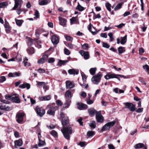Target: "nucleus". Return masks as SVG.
I'll return each mask as SVG.
<instances>
[{
  "label": "nucleus",
  "instance_id": "obj_1",
  "mask_svg": "<svg viewBox=\"0 0 149 149\" xmlns=\"http://www.w3.org/2000/svg\"><path fill=\"white\" fill-rule=\"evenodd\" d=\"M60 116L62 118V124L63 125V128L61 130L65 138L67 140H69L70 138V134L72 132V128L70 126L65 127V126L68 123V118L66 117L65 118V115L63 113L61 112Z\"/></svg>",
  "mask_w": 149,
  "mask_h": 149
},
{
  "label": "nucleus",
  "instance_id": "obj_2",
  "mask_svg": "<svg viewBox=\"0 0 149 149\" xmlns=\"http://www.w3.org/2000/svg\"><path fill=\"white\" fill-rule=\"evenodd\" d=\"M58 106H54L49 105L47 106V108L48 109L47 113L50 115L54 116L55 111L58 109Z\"/></svg>",
  "mask_w": 149,
  "mask_h": 149
},
{
  "label": "nucleus",
  "instance_id": "obj_3",
  "mask_svg": "<svg viewBox=\"0 0 149 149\" xmlns=\"http://www.w3.org/2000/svg\"><path fill=\"white\" fill-rule=\"evenodd\" d=\"M115 121H113L111 122H108L101 129V132L107 131L113 126L115 123Z\"/></svg>",
  "mask_w": 149,
  "mask_h": 149
},
{
  "label": "nucleus",
  "instance_id": "obj_4",
  "mask_svg": "<svg viewBox=\"0 0 149 149\" xmlns=\"http://www.w3.org/2000/svg\"><path fill=\"white\" fill-rule=\"evenodd\" d=\"M102 76V75L101 74L100 72H99L97 74L92 77L91 79V81L94 84L97 85L100 82Z\"/></svg>",
  "mask_w": 149,
  "mask_h": 149
},
{
  "label": "nucleus",
  "instance_id": "obj_5",
  "mask_svg": "<svg viewBox=\"0 0 149 149\" xmlns=\"http://www.w3.org/2000/svg\"><path fill=\"white\" fill-rule=\"evenodd\" d=\"M117 76H119L121 77H124L123 75H122L120 74H111L110 73H108L106 75L104 76L105 79H109L111 78H117L119 80H120V79L119 78L117 77Z\"/></svg>",
  "mask_w": 149,
  "mask_h": 149
},
{
  "label": "nucleus",
  "instance_id": "obj_6",
  "mask_svg": "<svg viewBox=\"0 0 149 149\" xmlns=\"http://www.w3.org/2000/svg\"><path fill=\"white\" fill-rule=\"evenodd\" d=\"M126 107V108L132 111H134L135 109V105L132 103L126 102L124 103Z\"/></svg>",
  "mask_w": 149,
  "mask_h": 149
},
{
  "label": "nucleus",
  "instance_id": "obj_7",
  "mask_svg": "<svg viewBox=\"0 0 149 149\" xmlns=\"http://www.w3.org/2000/svg\"><path fill=\"white\" fill-rule=\"evenodd\" d=\"M96 117L97 121L99 123H102L104 120V118L101 114L100 111H97L96 113Z\"/></svg>",
  "mask_w": 149,
  "mask_h": 149
},
{
  "label": "nucleus",
  "instance_id": "obj_8",
  "mask_svg": "<svg viewBox=\"0 0 149 149\" xmlns=\"http://www.w3.org/2000/svg\"><path fill=\"white\" fill-rule=\"evenodd\" d=\"M48 56L47 54H44L42 58L39 59L38 61V63L39 64H43L45 63L47 60Z\"/></svg>",
  "mask_w": 149,
  "mask_h": 149
},
{
  "label": "nucleus",
  "instance_id": "obj_9",
  "mask_svg": "<svg viewBox=\"0 0 149 149\" xmlns=\"http://www.w3.org/2000/svg\"><path fill=\"white\" fill-rule=\"evenodd\" d=\"M36 111L37 114L40 117H42L45 113V111L42 108L37 107L36 108Z\"/></svg>",
  "mask_w": 149,
  "mask_h": 149
},
{
  "label": "nucleus",
  "instance_id": "obj_10",
  "mask_svg": "<svg viewBox=\"0 0 149 149\" xmlns=\"http://www.w3.org/2000/svg\"><path fill=\"white\" fill-rule=\"evenodd\" d=\"M24 116V113H18L17 114L16 116V120L18 123H22Z\"/></svg>",
  "mask_w": 149,
  "mask_h": 149
},
{
  "label": "nucleus",
  "instance_id": "obj_11",
  "mask_svg": "<svg viewBox=\"0 0 149 149\" xmlns=\"http://www.w3.org/2000/svg\"><path fill=\"white\" fill-rule=\"evenodd\" d=\"M15 5L10 10H15L18 7L20 6L22 2L21 0H14Z\"/></svg>",
  "mask_w": 149,
  "mask_h": 149
},
{
  "label": "nucleus",
  "instance_id": "obj_12",
  "mask_svg": "<svg viewBox=\"0 0 149 149\" xmlns=\"http://www.w3.org/2000/svg\"><path fill=\"white\" fill-rule=\"evenodd\" d=\"M79 53L82 56H84V59L86 60L89 58V55L88 52L81 50L79 52Z\"/></svg>",
  "mask_w": 149,
  "mask_h": 149
},
{
  "label": "nucleus",
  "instance_id": "obj_13",
  "mask_svg": "<svg viewBox=\"0 0 149 149\" xmlns=\"http://www.w3.org/2000/svg\"><path fill=\"white\" fill-rule=\"evenodd\" d=\"M12 100L16 103H19L20 102L18 95L16 94L13 95L12 96Z\"/></svg>",
  "mask_w": 149,
  "mask_h": 149
},
{
  "label": "nucleus",
  "instance_id": "obj_14",
  "mask_svg": "<svg viewBox=\"0 0 149 149\" xmlns=\"http://www.w3.org/2000/svg\"><path fill=\"white\" fill-rule=\"evenodd\" d=\"M88 29L93 35L96 34L98 32L95 29L91 23L89 25Z\"/></svg>",
  "mask_w": 149,
  "mask_h": 149
},
{
  "label": "nucleus",
  "instance_id": "obj_15",
  "mask_svg": "<svg viewBox=\"0 0 149 149\" xmlns=\"http://www.w3.org/2000/svg\"><path fill=\"white\" fill-rule=\"evenodd\" d=\"M4 26L6 32L8 33H9L11 29V27L10 26L8 23L7 21H5Z\"/></svg>",
  "mask_w": 149,
  "mask_h": 149
},
{
  "label": "nucleus",
  "instance_id": "obj_16",
  "mask_svg": "<svg viewBox=\"0 0 149 149\" xmlns=\"http://www.w3.org/2000/svg\"><path fill=\"white\" fill-rule=\"evenodd\" d=\"M51 40L53 43L57 44L59 42V38L56 35H53L52 37Z\"/></svg>",
  "mask_w": 149,
  "mask_h": 149
},
{
  "label": "nucleus",
  "instance_id": "obj_17",
  "mask_svg": "<svg viewBox=\"0 0 149 149\" xmlns=\"http://www.w3.org/2000/svg\"><path fill=\"white\" fill-rule=\"evenodd\" d=\"M59 24L63 26H65L66 24V20L64 18L59 17H58Z\"/></svg>",
  "mask_w": 149,
  "mask_h": 149
},
{
  "label": "nucleus",
  "instance_id": "obj_18",
  "mask_svg": "<svg viewBox=\"0 0 149 149\" xmlns=\"http://www.w3.org/2000/svg\"><path fill=\"white\" fill-rule=\"evenodd\" d=\"M15 146V148H17V146H21L23 144V141L21 139H19L18 140H16L14 141Z\"/></svg>",
  "mask_w": 149,
  "mask_h": 149
},
{
  "label": "nucleus",
  "instance_id": "obj_19",
  "mask_svg": "<svg viewBox=\"0 0 149 149\" xmlns=\"http://www.w3.org/2000/svg\"><path fill=\"white\" fill-rule=\"evenodd\" d=\"M66 86L67 88L70 89L74 87V85L70 81H66Z\"/></svg>",
  "mask_w": 149,
  "mask_h": 149
},
{
  "label": "nucleus",
  "instance_id": "obj_20",
  "mask_svg": "<svg viewBox=\"0 0 149 149\" xmlns=\"http://www.w3.org/2000/svg\"><path fill=\"white\" fill-rule=\"evenodd\" d=\"M88 112L90 116L92 117L94 116V114L95 113H96V111L93 108H91L88 109Z\"/></svg>",
  "mask_w": 149,
  "mask_h": 149
},
{
  "label": "nucleus",
  "instance_id": "obj_21",
  "mask_svg": "<svg viewBox=\"0 0 149 149\" xmlns=\"http://www.w3.org/2000/svg\"><path fill=\"white\" fill-rule=\"evenodd\" d=\"M87 107L88 106L86 104L83 103H78V108L79 110H84L85 109H87Z\"/></svg>",
  "mask_w": 149,
  "mask_h": 149
},
{
  "label": "nucleus",
  "instance_id": "obj_22",
  "mask_svg": "<svg viewBox=\"0 0 149 149\" xmlns=\"http://www.w3.org/2000/svg\"><path fill=\"white\" fill-rule=\"evenodd\" d=\"M19 87L23 89L26 88L27 89H29L30 88V85L29 83L24 82L23 84L20 85Z\"/></svg>",
  "mask_w": 149,
  "mask_h": 149
},
{
  "label": "nucleus",
  "instance_id": "obj_23",
  "mask_svg": "<svg viewBox=\"0 0 149 149\" xmlns=\"http://www.w3.org/2000/svg\"><path fill=\"white\" fill-rule=\"evenodd\" d=\"M51 98L50 95H48L39 97V99L41 101H48L50 100Z\"/></svg>",
  "mask_w": 149,
  "mask_h": 149
},
{
  "label": "nucleus",
  "instance_id": "obj_24",
  "mask_svg": "<svg viewBox=\"0 0 149 149\" xmlns=\"http://www.w3.org/2000/svg\"><path fill=\"white\" fill-rule=\"evenodd\" d=\"M65 95L66 100H70L72 97L71 92L69 91H68L65 92Z\"/></svg>",
  "mask_w": 149,
  "mask_h": 149
},
{
  "label": "nucleus",
  "instance_id": "obj_25",
  "mask_svg": "<svg viewBox=\"0 0 149 149\" xmlns=\"http://www.w3.org/2000/svg\"><path fill=\"white\" fill-rule=\"evenodd\" d=\"M68 72L70 74H78L79 70H75L74 69H71L69 70Z\"/></svg>",
  "mask_w": 149,
  "mask_h": 149
},
{
  "label": "nucleus",
  "instance_id": "obj_26",
  "mask_svg": "<svg viewBox=\"0 0 149 149\" xmlns=\"http://www.w3.org/2000/svg\"><path fill=\"white\" fill-rule=\"evenodd\" d=\"M20 73L17 72H15L13 73H9L8 74V76L11 77H18L20 75Z\"/></svg>",
  "mask_w": 149,
  "mask_h": 149
},
{
  "label": "nucleus",
  "instance_id": "obj_27",
  "mask_svg": "<svg viewBox=\"0 0 149 149\" xmlns=\"http://www.w3.org/2000/svg\"><path fill=\"white\" fill-rule=\"evenodd\" d=\"M144 145L143 143H138L134 146V148L136 149H139L144 147Z\"/></svg>",
  "mask_w": 149,
  "mask_h": 149
},
{
  "label": "nucleus",
  "instance_id": "obj_28",
  "mask_svg": "<svg viewBox=\"0 0 149 149\" xmlns=\"http://www.w3.org/2000/svg\"><path fill=\"white\" fill-rule=\"evenodd\" d=\"M121 39L120 43L122 45H124L126 42L127 40V36L125 35L123 37H121Z\"/></svg>",
  "mask_w": 149,
  "mask_h": 149
},
{
  "label": "nucleus",
  "instance_id": "obj_29",
  "mask_svg": "<svg viewBox=\"0 0 149 149\" xmlns=\"http://www.w3.org/2000/svg\"><path fill=\"white\" fill-rule=\"evenodd\" d=\"M118 54H120L125 52V48L122 47H120L118 49Z\"/></svg>",
  "mask_w": 149,
  "mask_h": 149
},
{
  "label": "nucleus",
  "instance_id": "obj_30",
  "mask_svg": "<svg viewBox=\"0 0 149 149\" xmlns=\"http://www.w3.org/2000/svg\"><path fill=\"white\" fill-rule=\"evenodd\" d=\"M48 3L47 0H42L39 1V4L40 5H47Z\"/></svg>",
  "mask_w": 149,
  "mask_h": 149
},
{
  "label": "nucleus",
  "instance_id": "obj_31",
  "mask_svg": "<svg viewBox=\"0 0 149 149\" xmlns=\"http://www.w3.org/2000/svg\"><path fill=\"white\" fill-rule=\"evenodd\" d=\"M70 100H66V102L64 104V105L65 106V108H68L70 105Z\"/></svg>",
  "mask_w": 149,
  "mask_h": 149
},
{
  "label": "nucleus",
  "instance_id": "obj_32",
  "mask_svg": "<svg viewBox=\"0 0 149 149\" xmlns=\"http://www.w3.org/2000/svg\"><path fill=\"white\" fill-rule=\"evenodd\" d=\"M89 125L91 128L93 129L95 128L96 126L95 122L94 121L91 122L89 124Z\"/></svg>",
  "mask_w": 149,
  "mask_h": 149
},
{
  "label": "nucleus",
  "instance_id": "obj_33",
  "mask_svg": "<svg viewBox=\"0 0 149 149\" xmlns=\"http://www.w3.org/2000/svg\"><path fill=\"white\" fill-rule=\"evenodd\" d=\"M96 69L97 68H91L89 70V72L90 74L92 75L94 74L96 70Z\"/></svg>",
  "mask_w": 149,
  "mask_h": 149
},
{
  "label": "nucleus",
  "instance_id": "obj_34",
  "mask_svg": "<svg viewBox=\"0 0 149 149\" xmlns=\"http://www.w3.org/2000/svg\"><path fill=\"white\" fill-rule=\"evenodd\" d=\"M39 141L38 146H39L41 147L45 145L46 143L44 141H41L40 139H39Z\"/></svg>",
  "mask_w": 149,
  "mask_h": 149
},
{
  "label": "nucleus",
  "instance_id": "obj_35",
  "mask_svg": "<svg viewBox=\"0 0 149 149\" xmlns=\"http://www.w3.org/2000/svg\"><path fill=\"white\" fill-rule=\"evenodd\" d=\"M77 21V18L76 17H72L70 19V23L71 24L76 23Z\"/></svg>",
  "mask_w": 149,
  "mask_h": 149
},
{
  "label": "nucleus",
  "instance_id": "obj_36",
  "mask_svg": "<svg viewBox=\"0 0 149 149\" xmlns=\"http://www.w3.org/2000/svg\"><path fill=\"white\" fill-rule=\"evenodd\" d=\"M76 9L79 10L80 11H82L84 10V8L81 6L79 4V3H78V5L76 8Z\"/></svg>",
  "mask_w": 149,
  "mask_h": 149
},
{
  "label": "nucleus",
  "instance_id": "obj_37",
  "mask_svg": "<svg viewBox=\"0 0 149 149\" xmlns=\"http://www.w3.org/2000/svg\"><path fill=\"white\" fill-rule=\"evenodd\" d=\"M27 52L29 54H33L34 53V49L33 47L29 48L27 49Z\"/></svg>",
  "mask_w": 149,
  "mask_h": 149
},
{
  "label": "nucleus",
  "instance_id": "obj_38",
  "mask_svg": "<svg viewBox=\"0 0 149 149\" xmlns=\"http://www.w3.org/2000/svg\"><path fill=\"white\" fill-rule=\"evenodd\" d=\"M15 21L17 24L19 26H20L23 23V21L22 20H18L16 19H15Z\"/></svg>",
  "mask_w": 149,
  "mask_h": 149
},
{
  "label": "nucleus",
  "instance_id": "obj_39",
  "mask_svg": "<svg viewBox=\"0 0 149 149\" xmlns=\"http://www.w3.org/2000/svg\"><path fill=\"white\" fill-rule=\"evenodd\" d=\"M69 60L63 61L62 60H60L58 61V64L60 65H64Z\"/></svg>",
  "mask_w": 149,
  "mask_h": 149
},
{
  "label": "nucleus",
  "instance_id": "obj_40",
  "mask_svg": "<svg viewBox=\"0 0 149 149\" xmlns=\"http://www.w3.org/2000/svg\"><path fill=\"white\" fill-rule=\"evenodd\" d=\"M8 6L7 2H2L0 3V8H4Z\"/></svg>",
  "mask_w": 149,
  "mask_h": 149
},
{
  "label": "nucleus",
  "instance_id": "obj_41",
  "mask_svg": "<svg viewBox=\"0 0 149 149\" xmlns=\"http://www.w3.org/2000/svg\"><path fill=\"white\" fill-rule=\"evenodd\" d=\"M0 109L1 110L8 111L9 109V108L5 105H1L0 106Z\"/></svg>",
  "mask_w": 149,
  "mask_h": 149
},
{
  "label": "nucleus",
  "instance_id": "obj_42",
  "mask_svg": "<svg viewBox=\"0 0 149 149\" xmlns=\"http://www.w3.org/2000/svg\"><path fill=\"white\" fill-rule=\"evenodd\" d=\"M143 67L144 69L146 70V72L149 75V66L146 64L143 66Z\"/></svg>",
  "mask_w": 149,
  "mask_h": 149
},
{
  "label": "nucleus",
  "instance_id": "obj_43",
  "mask_svg": "<svg viewBox=\"0 0 149 149\" xmlns=\"http://www.w3.org/2000/svg\"><path fill=\"white\" fill-rule=\"evenodd\" d=\"M105 6L107 10L110 12L111 11V5L109 3H106Z\"/></svg>",
  "mask_w": 149,
  "mask_h": 149
},
{
  "label": "nucleus",
  "instance_id": "obj_44",
  "mask_svg": "<svg viewBox=\"0 0 149 149\" xmlns=\"http://www.w3.org/2000/svg\"><path fill=\"white\" fill-rule=\"evenodd\" d=\"M16 61L19 62L22 60V58L21 56L19 54L17 55L15 58Z\"/></svg>",
  "mask_w": 149,
  "mask_h": 149
},
{
  "label": "nucleus",
  "instance_id": "obj_45",
  "mask_svg": "<svg viewBox=\"0 0 149 149\" xmlns=\"http://www.w3.org/2000/svg\"><path fill=\"white\" fill-rule=\"evenodd\" d=\"M95 132L93 131H88L87 134V135L88 136H92L94 134Z\"/></svg>",
  "mask_w": 149,
  "mask_h": 149
},
{
  "label": "nucleus",
  "instance_id": "obj_46",
  "mask_svg": "<svg viewBox=\"0 0 149 149\" xmlns=\"http://www.w3.org/2000/svg\"><path fill=\"white\" fill-rule=\"evenodd\" d=\"M51 134L55 137H56L57 136V132L54 130H52L51 132Z\"/></svg>",
  "mask_w": 149,
  "mask_h": 149
},
{
  "label": "nucleus",
  "instance_id": "obj_47",
  "mask_svg": "<svg viewBox=\"0 0 149 149\" xmlns=\"http://www.w3.org/2000/svg\"><path fill=\"white\" fill-rule=\"evenodd\" d=\"M34 41V40H33L31 38H29L28 42V45L30 46L31 45Z\"/></svg>",
  "mask_w": 149,
  "mask_h": 149
},
{
  "label": "nucleus",
  "instance_id": "obj_48",
  "mask_svg": "<svg viewBox=\"0 0 149 149\" xmlns=\"http://www.w3.org/2000/svg\"><path fill=\"white\" fill-rule=\"evenodd\" d=\"M34 15L35 16L34 18H38L40 16L38 11L37 10H35Z\"/></svg>",
  "mask_w": 149,
  "mask_h": 149
},
{
  "label": "nucleus",
  "instance_id": "obj_49",
  "mask_svg": "<svg viewBox=\"0 0 149 149\" xmlns=\"http://www.w3.org/2000/svg\"><path fill=\"white\" fill-rule=\"evenodd\" d=\"M122 4L121 3H118L115 8L114 10H117L120 8L122 6Z\"/></svg>",
  "mask_w": 149,
  "mask_h": 149
},
{
  "label": "nucleus",
  "instance_id": "obj_50",
  "mask_svg": "<svg viewBox=\"0 0 149 149\" xmlns=\"http://www.w3.org/2000/svg\"><path fill=\"white\" fill-rule=\"evenodd\" d=\"M109 36V37L110 38V41L111 42L113 40L114 38L113 37V34L111 33H109L108 34Z\"/></svg>",
  "mask_w": 149,
  "mask_h": 149
},
{
  "label": "nucleus",
  "instance_id": "obj_51",
  "mask_svg": "<svg viewBox=\"0 0 149 149\" xmlns=\"http://www.w3.org/2000/svg\"><path fill=\"white\" fill-rule=\"evenodd\" d=\"M66 39L68 41H72V38L69 36H64Z\"/></svg>",
  "mask_w": 149,
  "mask_h": 149
},
{
  "label": "nucleus",
  "instance_id": "obj_52",
  "mask_svg": "<svg viewBox=\"0 0 149 149\" xmlns=\"http://www.w3.org/2000/svg\"><path fill=\"white\" fill-rule=\"evenodd\" d=\"M64 53L67 55H69L70 54V51L66 48L64 49Z\"/></svg>",
  "mask_w": 149,
  "mask_h": 149
},
{
  "label": "nucleus",
  "instance_id": "obj_53",
  "mask_svg": "<svg viewBox=\"0 0 149 149\" xmlns=\"http://www.w3.org/2000/svg\"><path fill=\"white\" fill-rule=\"evenodd\" d=\"M1 94H0V101L1 102H3L4 103L7 104H9V102L8 101H6V100H3V99H2L1 98Z\"/></svg>",
  "mask_w": 149,
  "mask_h": 149
},
{
  "label": "nucleus",
  "instance_id": "obj_54",
  "mask_svg": "<svg viewBox=\"0 0 149 149\" xmlns=\"http://www.w3.org/2000/svg\"><path fill=\"white\" fill-rule=\"evenodd\" d=\"M82 48L84 49L87 50L88 48V45L87 44H84L82 45Z\"/></svg>",
  "mask_w": 149,
  "mask_h": 149
},
{
  "label": "nucleus",
  "instance_id": "obj_55",
  "mask_svg": "<svg viewBox=\"0 0 149 149\" xmlns=\"http://www.w3.org/2000/svg\"><path fill=\"white\" fill-rule=\"evenodd\" d=\"M6 80V78L5 76H2L0 77V82H3Z\"/></svg>",
  "mask_w": 149,
  "mask_h": 149
},
{
  "label": "nucleus",
  "instance_id": "obj_56",
  "mask_svg": "<svg viewBox=\"0 0 149 149\" xmlns=\"http://www.w3.org/2000/svg\"><path fill=\"white\" fill-rule=\"evenodd\" d=\"M41 42L40 41H36V47L38 48H40L41 47V45H40Z\"/></svg>",
  "mask_w": 149,
  "mask_h": 149
},
{
  "label": "nucleus",
  "instance_id": "obj_57",
  "mask_svg": "<svg viewBox=\"0 0 149 149\" xmlns=\"http://www.w3.org/2000/svg\"><path fill=\"white\" fill-rule=\"evenodd\" d=\"M24 65L25 67H28L30 66L31 64L29 63L26 61H24Z\"/></svg>",
  "mask_w": 149,
  "mask_h": 149
},
{
  "label": "nucleus",
  "instance_id": "obj_58",
  "mask_svg": "<svg viewBox=\"0 0 149 149\" xmlns=\"http://www.w3.org/2000/svg\"><path fill=\"white\" fill-rule=\"evenodd\" d=\"M55 59L54 58H49L48 59V63H52L54 62Z\"/></svg>",
  "mask_w": 149,
  "mask_h": 149
},
{
  "label": "nucleus",
  "instance_id": "obj_59",
  "mask_svg": "<svg viewBox=\"0 0 149 149\" xmlns=\"http://www.w3.org/2000/svg\"><path fill=\"white\" fill-rule=\"evenodd\" d=\"M110 45L104 42H103V47L107 48H108L110 47Z\"/></svg>",
  "mask_w": 149,
  "mask_h": 149
},
{
  "label": "nucleus",
  "instance_id": "obj_60",
  "mask_svg": "<svg viewBox=\"0 0 149 149\" xmlns=\"http://www.w3.org/2000/svg\"><path fill=\"white\" fill-rule=\"evenodd\" d=\"M35 35L37 37V38L35 40V41H36V40L38 39L39 38V30H36V33Z\"/></svg>",
  "mask_w": 149,
  "mask_h": 149
},
{
  "label": "nucleus",
  "instance_id": "obj_61",
  "mask_svg": "<svg viewBox=\"0 0 149 149\" xmlns=\"http://www.w3.org/2000/svg\"><path fill=\"white\" fill-rule=\"evenodd\" d=\"M66 46L71 49H73L74 47V45L70 43H68Z\"/></svg>",
  "mask_w": 149,
  "mask_h": 149
},
{
  "label": "nucleus",
  "instance_id": "obj_62",
  "mask_svg": "<svg viewBox=\"0 0 149 149\" xmlns=\"http://www.w3.org/2000/svg\"><path fill=\"white\" fill-rule=\"evenodd\" d=\"M139 54L140 55H141L144 52V50L143 48H141L139 49Z\"/></svg>",
  "mask_w": 149,
  "mask_h": 149
},
{
  "label": "nucleus",
  "instance_id": "obj_63",
  "mask_svg": "<svg viewBox=\"0 0 149 149\" xmlns=\"http://www.w3.org/2000/svg\"><path fill=\"white\" fill-rule=\"evenodd\" d=\"M139 80L144 85H146V84L145 81L143 80L142 78H140Z\"/></svg>",
  "mask_w": 149,
  "mask_h": 149
},
{
  "label": "nucleus",
  "instance_id": "obj_64",
  "mask_svg": "<svg viewBox=\"0 0 149 149\" xmlns=\"http://www.w3.org/2000/svg\"><path fill=\"white\" fill-rule=\"evenodd\" d=\"M86 103L88 104H91L93 103V101L90 99H88L87 100Z\"/></svg>",
  "mask_w": 149,
  "mask_h": 149
}]
</instances>
